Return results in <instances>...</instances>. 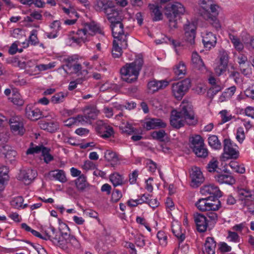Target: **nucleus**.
Instances as JSON below:
<instances>
[{
  "instance_id": "f257e3e1",
  "label": "nucleus",
  "mask_w": 254,
  "mask_h": 254,
  "mask_svg": "<svg viewBox=\"0 0 254 254\" xmlns=\"http://www.w3.org/2000/svg\"><path fill=\"white\" fill-rule=\"evenodd\" d=\"M143 63V58L138 57L133 62L126 64L120 69L122 80L128 83L136 82Z\"/></svg>"
},
{
  "instance_id": "f03ea898",
  "label": "nucleus",
  "mask_w": 254,
  "mask_h": 254,
  "mask_svg": "<svg viewBox=\"0 0 254 254\" xmlns=\"http://www.w3.org/2000/svg\"><path fill=\"white\" fill-rule=\"evenodd\" d=\"M185 12L184 5L180 2H176L168 4L165 8V15L169 21L170 26L177 28V20Z\"/></svg>"
},
{
  "instance_id": "7ed1b4c3",
  "label": "nucleus",
  "mask_w": 254,
  "mask_h": 254,
  "mask_svg": "<svg viewBox=\"0 0 254 254\" xmlns=\"http://www.w3.org/2000/svg\"><path fill=\"white\" fill-rule=\"evenodd\" d=\"M180 116L184 119L186 123L189 125L196 124L197 120L194 118V113L193 106L189 102L183 101L177 111Z\"/></svg>"
},
{
  "instance_id": "20e7f679",
  "label": "nucleus",
  "mask_w": 254,
  "mask_h": 254,
  "mask_svg": "<svg viewBox=\"0 0 254 254\" xmlns=\"http://www.w3.org/2000/svg\"><path fill=\"white\" fill-rule=\"evenodd\" d=\"M207 197L199 199L196 203L195 206L201 211L209 210L217 211L221 207V202L215 197Z\"/></svg>"
},
{
  "instance_id": "39448f33",
  "label": "nucleus",
  "mask_w": 254,
  "mask_h": 254,
  "mask_svg": "<svg viewBox=\"0 0 254 254\" xmlns=\"http://www.w3.org/2000/svg\"><path fill=\"white\" fill-rule=\"evenodd\" d=\"M112 35L114 40L120 41V45L123 48H127V33L124 31V25L122 22H116L111 24Z\"/></svg>"
},
{
  "instance_id": "423d86ee",
  "label": "nucleus",
  "mask_w": 254,
  "mask_h": 254,
  "mask_svg": "<svg viewBox=\"0 0 254 254\" xmlns=\"http://www.w3.org/2000/svg\"><path fill=\"white\" fill-rule=\"evenodd\" d=\"M190 87V80L186 78L180 82L172 85V92L174 95L178 100L181 99Z\"/></svg>"
},
{
  "instance_id": "0eeeda50",
  "label": "nucleus",
  "mask_w": 254,
  "mask_h": 254,
  "mask_svg": "<svg viewBox=\"0 0 254 254\" xmlns=\"http://www.w3.org/2000/svg\"><path fill=\"white\" fill-rule=\"evenodd\" d=\"M96 131L103 138H108L114 136L115 131L112 127L102 120L96 122Z\"/></svg>"
},
{
  "instance_id": "6e6552de",
  "label": "nucleus",
  "mask_w": 254,
  "mask_h": 254,
  "mask_svg": "<svg viewBox=\"0 0 254 254\" xmlns=\"http://www.w3.org/2000/svg\"><path fill=\"white\" fill-rule=\"evenodd\" d=\"M57 242L55 245L59 246L62 248L66 247V245H68L73 246L74 248H78L79 244L76 239L73 236H70L67 233L60 232V236L58 237Z\"/></svg>"
},
{
  "instance_id": "1a4fd4ad",
  "label": "nucleus",
  "mask_w": 254,
  "mask_h": 254,
  "mask_svg": "<svg viewBox=\"0 0 254 254\" xmlns=\"http://www.w3.org/2000/svg\"><path fill=\"white\" fill-rule=\"evenodd\" d=\"M185 41L188 45L192 46L195 43L196 25L194 22L187 21L184 26Z\"/></svg>"
},
{
  "instance_id": "9d476101",
  "label": "nucleus",
  "mask_w": 254,
  "mask_h": 254,
  "mask_svg": "<svg viewBox=\"0 0 254 254\" xmlns=\"http://www.w3.org/2000/svg\"><path fill=\"white\" fill-rule=\"evenodd\" d=\"M9 124L12 132L22 135L25 132L22 119L20 117L14 116L9 120Z\"/></svg>"
},
{
  "instance_id": "9b49d317",
  "label": "nucleus",
  "mask_w": 254,
  "mask_h": 254,
  "mask_svg": "<svg viewBox=\"0 0 254 254\" xmlns=\"http://www.w3.org/2000/svg\"><path fill=\"white\" fill-rule=\"evenodd\" d=\"M37 172L32 169L21 170L18 174L17 178L22 181L26 185L30 184L36 177Z\"/></svg>"
},
{
  "instance_id": "f8f14e48",
  "label": "nucleus",
  "mask_w": 254,
  "mask_h": 254,
  "mask_svg": "<svg viewBox=\"0 0 254 254\" xmlns=\"http://www.w3.org/2000/svg\"><path fill=\"white\" fill-rule=\"evenodd\" d=\"M194 221L198 232L203 233L206 231L208 227V221L205 216L202 214L196 213L194 214Z\"/></svg>"
},
{
  "instance_id": "ddd939ff",
  "label": "nucleus",
  "mask_w": 254,
  "mask_h": 254,
  "mask_svg": "<svg viewBox=\"0 0 254 254\" xmlns=\"http://www.w3.org/2000/svg\"><path fill=\"white\" fill-rule=\"evenodd\" d=\"M200 192L202 195L210 194L209 197H220L222 196V192L219 189L214 185H206L200 189ZM212 199V197H211Z\"/></svg>"
},
{
  "instance_id": "4468645a",
  "label": "nucleus",
  "mask_w": 254,
  "mask_h": 254,
  "mask_svg": "<svg viewBox=\"0 0 254 254\" xmlns=\"http://www.w3.org/2000/svg\"><path fill=\"white\" fill-rule=\"evenodd\" d=\"M167 126L166 123L158 118H151L146 121L144 124V127L147 130L156 128H165Z\"/></svg>"
},
{
  "instance_id": "2eb2a0df",
  "label": "nucleus",
  "mask_w": 254,
  "mask_h": 254,
  "mask_svg": "<svg viewBox=\"0 0 254 254\" xmlns=\"http://www.w3.org/2000/svg\"><path fill=\"white\" fill-rule=\"evenodd\" d=\"M185 123L186 122L178 113L177 110L172 111L170 117V124L174 128L179 129L184 126Z\"/></svg>"
},
{
  "instance_id": "dca6fc26",
  "label": "nucleus",
  "mask_w": 254,
  "mask_h": 254,
  "mask_svg": "<svg viewBox=\"0 0 254 254\" xmlns=\"http://www.w3.org/2000/svg\"><path fill=\"white\" fill-rule=\"evenodd\" d=\"M109 9L110 10L105 14L111 24L122 21L123 18L121 11L117 10L113 5Z\"/></svg>"
},
{
  "instance_id": "f3484780",
  "label": "nucleus",
  "mask_w": 254,
  "mask_h": 254,
  "mask_svg": "<svg viewBox=\"0 0 254 254\" xmlns=\"http://www.w3.org/2000/svg\"><path fill=\"white\" fill-rule=\"evenodd\" d=\"M224 152L225 154L229 156L227 158L237 159L239 157V151L233 147L230 139L224 140Z\"/></svg>"
},
{
  "instance_id": "a211bd4d",
  "label": "nucleus",
  "mask_w": 254,
  "mask_h": 254,
  "mask_svg": "<svg viewBox=\"0 0 254 254\" xmlns=\"http://www.w3.org/2000/svg\"><path fill=\"white\" fill-rule=\"evenodd\" d=\"M87 33L91 35H93V34L96 33L102 35L104 34L103 32L94 23H87L85 26V28L79 30L77 32V34L80 35L83 34L84 35H86Z\"/></svg>"
},
{
  "instance_id": "6ab92c4d",
  "label": "nucleus",
  "mask_w": 254,
  "mask_h": 254,
  "mask_svg": "<svg viewBox=\"0 0 254 254\" xmlns=\"http://www.w3.org/2000/svg\"><path fill=\"white\" fill-rule=\"evenodd\" d=\"M190 177L193 186H195L196 187H198L204 181V178L200 169L196 167L192 168Z\"/></svg>"
},
{
  "instance_id": "aec40b11",
  "label": "nucleus",
  "mask_w": 254,
  "mask_h": 254,
  "mask_svg": "<svg viewBox=\"0 0 254 254\" xmlns=\"http://www.w3.org/2000/svg\"><path fill=\"white\" fill-rule=\"evenodd\" d=\"M75 185L77 190L80 192H83L90 189V185L87 181L86 177L82 174L75 181Z\"/></svg>"
},
{
  "instance_id": "412c9836",
  "label": "nucleus",
  "mask_w": 254,
  "mask_h": 254,
  "mask_svg": "<svg viewBox=\"0 0 254 254\" xmlns=\"http://www.w3.org/2000/svg\"><path fill=\"white\" fill-rule=\"evenodd\" d=\"M113 6L111 1L109 0H95L94 8L97 11H103L105 13L110 10V8Z\"/></svg>"
},
{
  "instance_id": "4be33fe9",
  "label": "nucleus",
  "mask_w": 254,
  "mask_h": 254,
  "mask_svg": "<svg viewBox=\"0 0 254 254\" xmlns=\"http://www.w3.org/2000/svg\"><path fill=\"white\" fill-rule=\"evenodd\" d=\"M169 84V82L167 80H152L148 82V89L153 93L162 89L167 87Z\"/></svg>"
},
{
  "instance_id": "5701e85b",
  "label": "nucleus",
  "mask_w": 254,
  "mask_h": 254,
  "mask_svg": "<svg viewBox=\"0 0 254 254\" xmlns=\"http://www.w3.org/2000/svg\"><path fill=\"white\" fill-rule=\"evenodd\" d=\"M202 42L205 48L211 49L216 44V37L210 32H207L202 37Z\"/></svg>"
},
{
  "instance_id": "b1692460",
  "label": "nucleus",
  "mask_w": 254,
  "mask_h": 254,
  "mask_svg": "<svg viewBox=\"0 0 254 254\" xmlns=\"http://www.w3.org/2000/svg\"><path fill=\"white\" fill-rule=\"evenodd\" d=\"M236 191L239 199L242 201L244 200H252L254 199V195L249 189L238 187L236 189Z\"/></svg>"
},
{
  "instance_id": "393cba45",
  "label": "nucleus",
  "mask_w": 254,
  "mask_h": 254,
  "mask_svg": "<svg viewBox=\"0 0 254 254\" xmlns=\"http://www.w3.org/2000/svg\"><path fill=\"white\" fill-rule=\"evenodd\" d=\"M191 64L194 68L198 70H203L205 68L203 62L196 52L192 53Z\"/></svg>"
},
{
  "instance_id": "a878e982",
  "label": "nucleus",
  "mask_w": 254,
  "mask_h": 254,
  "mask_svg": "<svg viewBox=\"0 0 254 254\" xmlns=\"http://www.w3.org/2000/svg\"><path fill=\"white\" fill-rule=\"evenodd\" d=\"M214 177L216 181L220 184L233 185L236 182L234 178L228 174H217Z\"/></svg>"
},
{
  "instance_id": "bb28decb",
  "label": "nucleus",
  "mask_w": 254,
  "mask_h": 254,
  "mask_svg": "<svg viewBox=\"0 0 254 254\" xmlns=\"http://www.w3.org/2000/svg\"><path fill=\"white\" fill-rule=\"evenodd\" d=\"M148 7L150 11V14L153 21H156L162 19V13L158 5L154 4H149Z\"/></svg>"
},
{
  "instance_id": "cd10ccee",
  "label": "nucleus",
  "mask_w": 254,
  "mask_h": 254,
  "mask_svg": "<svg viewBox=\"0 0 254 254\" xmlns=\"http://www.w3.org/2000/svg\"><path fill=\"white\" fill-rule=\"evenodd\" d=\"M25 113L27 117L33 121H37L42 117L41 112L39 109H32L31 107L28 106L26 107Z\"/></svg>"
},
{
  "instance_id": "c85d7f7f",
  "label": "nucleus",
  "mask_w": 254,
  "mask_h": 254,
  "mask_svg": "<svg viewBox=\"0 0 254 254\" xmlns=\"http://www.w3.org/2000/svg\"><path fill=\"white\" fill-rule=\"evenodd\" d=\"M204 144V140L199 135H195L190 138V147L192 150L196 148L201 147Z\"/></svg>"
},
{
  "instance_id": "c756f323",
  "label": "nucleus",
  "mask_w": 254,
  "mask_h": 254,
  "mask_svg": "<svg viewBox=\"0 0 254 254\" xmlns=\"http://www.w3.org/2000/svg\"><path fill=\"white\" fill-rule=\"evenodd\" d=\"M60 231H57L53 226H50L46 231V238L55 244L58 237L60 236Z\"/></svg>"
},
{
  "instance_id": "7c9ffc66",
  "label": "nucleus",
  "mask_w": 254,
  "mask_h": 254,
  "mask_svg": "<svg viewBox=\"0 0 254 254\" xmlns=\"http://www.w3.org/2000/svg\"><path fill=\"white\" fill-rule=\"evenodd\" d=\"M104 157L108 161L111 162L112 167H115L119 164V159L116 153L110 150H107L105 153Z\"/></svg>"
},
{
  "instance_id": "2f4dec72",
  "label": "nucleus",
  "mask_w": 254,
  "mask_h": 254,
  "mask_svg": "<svg viewBox=\"0 0 254 254\" xmlns=\"http://www.w3.org/2000/svg\"><path fill=\"white\" fill-rule=\"evenodd\" d=\"M205 251L208 254H215L216 243L212 237L207 238L204 244Z\"/></svg>"
},
{
  "instance_id": "473e14b6",
  "label": "nucleus",
  "mask_w": 254,
  "mask_h": 254,
  "mask_svg": "<svg viewBox=\"0 0 254 254\" xmlns=\"http://www.w3.org/2000/svg\"><path fill=\"white\" fill-rule=\"evenodd\" d=\"M152 137L156 140L161 142H168L169 138L167 134L163 129H160L158 131H154L151 133Z\"/></svg>"
},
{
  "instance_id": "72a5a7b5",
  "label": "nucleus",
  "mask_w": 254,
  "mask_h": 254,
  "mask_svg": "<svg viewBox=\"0 0 254 254\" xmlns=\"http://www.w3.org/2000/svg\"><path fill=\"white\" fill-rule=\"evenodd\" d=\"M123 48L120 45V41L114 40L112 51L113 57L115 58H119L122 54Z\"/></svg>"
},
{
  "instance_id": "f704fd0d",
  "label": "nucleus",
  "mask_w": 254,
  "mask_h": 254,
  "mask_svg": "<svg viewBox=\"0 0 254 254\" xmlns=\"http://www.w3.org/2000/svg\"><path fill=\"white\" fill-rule=\"evenodd\" d=\"M202 17L208 21L209 23L217 30L220 28V24L215 16L212 15L209 12H206L205 15H202Z\"/></svg>"
},
{
  "instance_id": "c9c22d12",
  "label": "nucleus",
  "mask_w": 254,
  "mask_h": 254,
  "mask_svg": "<svg viewBox=\"0 0 254 254\" xmlns=\"http://www.w3.org/2000/svg\"><path fill=\"white\" fill-rule=\"evenodd\" d=\"M110 180L115 187L124 184V177L118 173L112 174Z\"/></svg>"
},
{
  "instance_id": "e433bc0d",
  "label": "nucleus",
  "mask_w": 254,
  "mask_h": 254,
  "mask_svg": "<svg viewBox=\"0 0 254 254\" xmlns=\"http://www.w3.org/2000/svg\"><path fill=\"white\" fill-rule=\"evenodd\" d=\"M49 175L57 180L62 183L66 181L65 173L63 170H58L50 172Z\"/></svg>"
},
{
  "instance_id": "4c0bfd02",
  "label": "nucleus",
  "mask_w": 254,
  "mask_h": 254,
  "mask_svg": "<svg viewBox=\"0 0 254 254\" xmlns=\"http://www.w3.org/2000/svg\"><path fill=\"white\" fill-rule=\"evenodd\" d=\"M174 73L179 78H181L186 74V67L185 64L181 62L176 65L174 68Z\"/></svg>"
},
{
  "instance_id": "58836bf2",
  "label": "nucleus",
  "mask_w": 254,
  "mask_h": 254,
  "mask_svg": "<svg viewBox=\"0 0 254 254\" xmlns=\"http://www.w3.org/2000/svg\"><path fill=\"white\" fill-rule=\"evenodd\" d=\"M172 231L174 235L180 242H183L184 240L185 236L184 234L182 232L181 227L179 224L173 225Z\"/></svg>"
},
{
  "instance_id": "ea45409f",
  "label": "nucleus",
  "mask_w": 254,
  "mask_h": 254,
  "mask_svg": "<svg viewBox=\"0 0 254 254\" xmlns=\"http://www.w3.org/2000/svg\"><path fill=\"white\" fill-rule=\"evenodd\" d=\"M208 140L209 145L213 148L215 149H219L221 148V144L217 136H210Z\"/></svg>"
},
{
  "instance_id": "a19ab883",
  "label": "nucleus",
  "mask_w": 254,
  "mask_h": 254,
  "mask_svg": "<svg viewBox=\"0 0 254 254\" xmlns=\"http://www.w3.org/2000/svg\"><path fill=\"white\" fill-rule=\"evenodd\" d=\"M212 0H199L198 4L203 9V13H201V15H205L206 12H209V8L211 5V1Z\"/></svg>"
},
{
  "instance_id": "79ce46f5",
  "label": "nucleus",
  "mask_w": 254,
  "mask_h": 254,
  "mask_svg": "<svg viewBox=\"0 0 254 254\" xmlns=\"http://www.w3.org/2000/svg\"><path fill=\"white\" fill-rule=\"evenodd\" d=\"M120 129L122 130L123 133H125L127 134H131L135 130L132 125L128 123H122V125L120 126Z\"/></svg>"
},
{
  "instance_id": "37998d69",
  "label": "nucleus",
  "mask_w": 254,
  "mask_h": 254,
  "mask_svg": "<svg viewBox=\"0 0 254 254\" xmlns=\"http://www.w3.org/2000/svg\"><path fill=\"white\" fill-rule=\"evenodd\" d=\"M230 39L233 43L235 48L238 51H241L244 49V45L240 40L236 36L230 35Z\"/></svg>"
},
{
  "instance_id": "c03bdc74",
  "label": "nucleus",
  "mask_w": 254,
  "mask_h": 254,
  "mask_svg": "<svg viewBox=\"0 0 254 254\" xmlns=\"http://www.w3.org/2000/svg\"><path fill=\"white\" fill-rule=\"evenodd\" d=\"M192 151L198 157L205 158L208 156V150L205 147L204 144L201 147L196 148Z\"/></svg>"
},
{
  "instance_id": "a18cd8bd",
  "label": "nucleus",
  "mask_w": 254,
  "mask_h": 254,
  "mask_svg": "<svg viewBox=\"0 0 254 254\" xmlns=\"http://www.w3.org/2000/svg\"><path fill=\"white\" fill-rule=\"evenodd\" d=\"M86 114L87 116V118L90 121L91 120H94L97 117L99 111L95 107H88L86 109Z\"/></svg>"
},
{
  "instance_id": "49530a36",
  "label": "nucleus",
  "mask_w": 254,
  "mask_h": 254,
  "mask_svg": "<svg viewBox=\"0 0 254 254\" xmlns=\"http://www.w3.org/2000/svg\"><path fill=\"white\" fill-rule=\"evenodd\" d=\"M50 151L51 149L46 147L42 150V156L44 162L47 164L54 160V157L50 153Z\"/></svg>"
},
{
  "instance_id": "de8ad7c7",
  "label": "nucleus",
  "mask_w": 254,
  "mask_h": 254,
  "mask_svg": "<svg viewBox=\"0 0 254 254\" xmlns=\"http://www.w3.org/2000/svg\"><path fill=\"white\" fill-rule=\"evenodd\" d=\"M67 96V93L64 92H59L54 95L51 98V102L54 104H58L63 102L65 97Z\"/></svg>"
},
{
  "instance_id": "09e8293b",
  "label": "nucleus",
  "mask_w": 254,
  "mask_h": 254,
  "mask_svg": "<svg viewBox=\"0 0 254 254\" xmlns=\"http://www.w3.org/2000/svg\"><path fill=\"white\" fill-rule=\"evenodd\" d=\"M222 89V87L219 85H214L209 88L207 91V95L210 98H212L215 95H216L218 92L220 91Z\"/></svg>"
},
{
  "instance_id": "8fccbe9b",
  "label": "nucleus",
  "mask_w": 254,
  "mask_h": 254,
  "mask_svg": "<svg viewBox=\"0 0 254 254\" xmlns=\"http://www.w3.org/2000/svg\"><path fill=\"white\" fill-rule=\"evenodd\" d=\"M24 199L22 196H18L14 197L11 201V205L15 208L22 207Z\"/></svg>"
},
{
  "instance_id": "3c124183",
  "label": "nucleus",
  "mask_w": 254,
  "mask_h": 254,
  "mask_svg": "<svg viewBox=\"0 0 254 254\" xmlns=\"http://www.w3.org/2000/svg\"><path fill=\"white\" fill-rule=\"evenodd\" d=\"M11 102L15 105L22 106L24 104V101L21 98L20 95L18 93H13L11 98Z\"/></svg>"
},
{
  "instance_id": "603ef678",
  "label": "nucleus",
  "mask_w": 254,
  "mask_h": 254,
  "mask_svg": "<svg viewBox=\"0 0 254 254\" xmlns=\"http://www.w3.org/2000/svg\"><path fill=\"white\" fill-rule=\"evenodd\" d=\"M45 146L43 145L36 146L35 147H31L28 148L26 151L27 154H33L35 153H39L42 152L43 148Z\"/></svg>"
},
{
  "instance_id": "864d4df0",
  "label": "nucleus",
  "mask_w": 254,
  "mask_h": 254,
  "mask_svg": "<svg viewBox=\"0 0 254 254\" xmlns=\"http://www.w3.org/2000/svg\"><path fill=\"white\" fill-rule=\"evenodd\" d=\"M219 57L220 59L219 63L228 65V56L226 51L224 50L220 51Z\"/></svg>"
},
{
  "instance_id": "5fc2aeb1",
  "label": "nucleus",
  "mask_w": 254,
  "mask_h": 254,
  "mask_svg": "<svg viewBox=\"0 0 254 254\" xmlns=\"http://www.w3.org/2000/svg\"><path fill=\"white\" fill-rule=\"evenodd\" d=\"M227 66L228 65L227 64H222L219 63L215 67L214 70L215 73L217 75L220 76L223 73L226 71Z\"/></svg>"
},
{
  "instance_id": "6e6d98bb",
  "label": "nucleus",
  "mask_w": 254,
  "mask_h": 254,
  "mask_svg": "<svg viewBox=\"0 0 254 254\" xmlns=\"http://www.w3.org/2000/svg\"><path fill=\"white\" fill-rule=\"evenodd\" d=\"M29 42L31 45H35L39 43L37 38V31L36 30H33L31 31V35L29 38Z\"/></svg>"
},
{
  "instance_id": "4d7b16f0",
  "label": "nucleus",
  "mask_w": 254,
  "mask_h": 254,
  "mask_svg": "<svg viewBox=\"0 0 254 254\" xmlns=\"http://www.w3.org/2000/svg\"><path fill=\"white\" fill-rule=\"evenodd\" d=\"M218 162L217 160L213 159L207 165V169L209 172H214L218 168Z\"/></svg>"
},
{
  "instance_id": "13d9d810",
  "label": "nucleus",
  "mask_w": 254,
  "mask_h": 254,
  "mask_svg": "<svg viewBox=\"0 0 254 254\" xmlns=\"http://www.w3.org/2000/svg\"><path fill=\"white\" fill-rule=\"evenodd\" d=\"M229 166L233 169L236 172L243 174L245 172V168L239 166L235 162H231L229 163Z\"/></svg>"
},
{
  "instance_id": "bf43d9fd",
  "label": "nucleus",
  "mask_w": 254,
  "mask_h": 254,
  "mask_svg": "<svg viewBox=\"0 0 254 254\" xmlns=\"http://www.w3.org/2000/svg\"><path fill=\"white\" fill-rule=\"evenodd\" d=\"M122 197L121 192L118 190H115L112 194L111 200L113 202H117Z\"/></svg>"
},
{
  "instance_id": "052dcab7",
  "label": "nucleus",
  "mask_w": 254,
  "mask_h": 254,
  "mask_svg": "<svg viewBox=\"0 0 254 254\" xmlns=\"http://www.w3.org/2000/svg\"><path fill=\"white\" fill-rule=\"evenodd\" d=\"M157 237L161 245L166 244L167 236L164 232L159 231L157 234Z\"/></svg>"
},
{
  "instance_id": "680f3d73",
  "label": "nucleus",
  "mask_w": 254,
  "mask_h": 254,
  "mask_svg": "<svg viewBox=\"0 0 254 254\" xmlns=\"http://www.w3.org/2000/svg\"><path fill=\"white\" fill-rule=\"evenodd\" d=\"M245 138L244 130L243 127H240L237 129L236 138L239 142H242Z\"/></svg>"
},
{
  "instance_id": "e2e57ef3",
  "label": "nucleus",
  "mask_w": 254,
  "mask_h": 254,
  "mask_svg": "<svg viewBox=\"0 0 254 254\" xmlns=\"http://www.w3.org/2000/svg\"><path fill=\"white\" fill-rule=\"evenodd\" d=\"M8 169L6 166H2L0 167V178L4 179L5 180H8Z\"/></svg>"
},
{
  "instance_id": "0e129e2a",
  "label": "nucleus",
  "mask_w": 254,
  "mask_h": 254,
  "mask_svg": "<svg viewBox=\"0 0 254 254\" xmlns=\"http://www.w3.org/2000/svg\"><path fill=\"white\" fill-rule=\"evenodd\" d=\"M48 125V131L50 132H55L59 128L58 124L57 122H47Z\"/></svg>"
},
{
  "instance_id": "69168bd1",
  "label": "nucleus",
  "mask_w": 254,
  "mask_h": 254,
  "mask_svg": "<svg viewBox=\"0 0 254 254\" xmlns=\"http://www.w3.org/2000/svg\"><path fill=\"white\" fill-rule=\"evenodd\" d=\"M77 60L78 59L75 56L69 57L67 59H64V61L65 63V66L69 68H70L72 66V63Z\"/></svg>"
},
{
  "instance_id": "338daca9",
  "label": "nucleus",
  "mask_w": 254,
  "mask_h": 254,
  "mask_svg": "<svg viewBox=\"0 0 254 254\" xmlns=\"http://www.w3.org/2000/svg\"><path fill=\"white\" fill-rule=\"evenodd\" d=\"M227 111L225 110L220 111V114L221 115L222 122L225 123L232 119V116H227Z\"/></svg>"
},
{
  "instance_id": "774afa93",
  "label": "nucleus",
  "mask_w": 254,
  "mask_h": 254,
  "mask_svg": "<svg viewBox=\"0 0 254 254\" xmlns=\"http://www.w3.org/2000/svg\"><path fill=\"white\" fill-rule=\"evenodd\" d=\"M82 168L84 170H93L95 168V165L94 163L90 161L87 160L85 161L84 165L82 166Z\"/></svg>"
}]
</instances>
